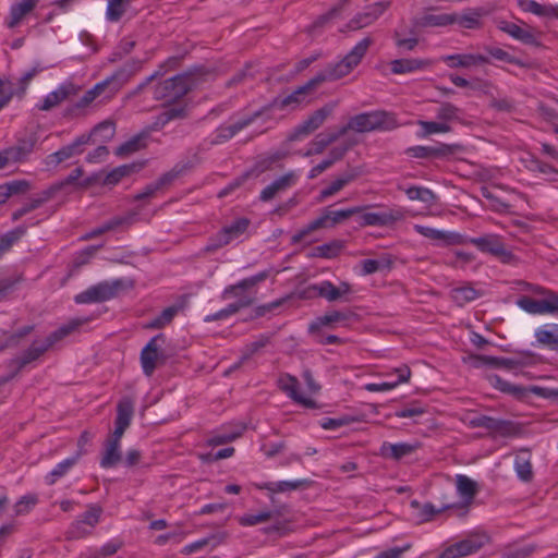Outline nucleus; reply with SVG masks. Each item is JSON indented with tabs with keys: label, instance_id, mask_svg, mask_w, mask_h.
<instances>
[{
	"label": "nucleus",
	"instance_id": "nucleus-49",
	"mask_svg": "<svg viewBox=\"0 0 558 558\" xmlns=\"http://www.w3.org/2000/svg\"><path fill=\"white\" fill-rule=\"evenodd\" d=\"M460 113H461L460 108H458L457 106H454L451 102L445 101V102H441L439 108L437 109L436 118L440 122H445V123L449 124L450 122H453V121H460Z\"/></svg>",
	"mask_w": 558,
	"mask_h": 558
},
{
	"label": "nucleus",
	"instance_id": "nucleus-53",
	"mask_svg": "<svg viewBox=\"0 0 558 558\" xmlns=\"http://www.w3.org/2000/svg\"><path fill=\"white\" fill-rule=\"evenodd\" d=\"M520 430L519 424L512 421L497 418L492 433L502 437H512L519 435Z\"/></svg>",
	"mask_w": 558,
	"mask_h": 558
},
{
	"label": "nucleus",
	"instance_id": "nucleus-51",
	"mask_svg": "<svg viewBox=\"0 0 558 558\" xmlns=\"http://www.w3.org/2000/svg\"><path fill=\"white\" fill-rule=\"evenodd\" d=\"M485 51L494 59L504 61L506 63L514 64L520 68H526L527 64L515 58L514 56L510 54L508 51L499 48V47H493V46H486Z\"/></svg>",
	"mask_w": 558,
	"mask_h": 558
},
{
	"label": "nucleus",
	"instance_id": "nucleus-7",
	"mask_svg": "<svg viewBox=\"0 0 558 558\" xmlns=\"http://www.w3.org/2000/svg\"><path fill=\"white\" fill-rule=\"evenodd\" d=\"M364 207H352L340 210H325L322 216L311 221L306 227L295 232L292 238V244H298L303 241L311 232L322 228H332L336 225L347 220L355 214H360Z\"/></svg>",
	"mask_w": 558,
	"mask_h": 558
},
{
	"label": "nucleus",
	"instance_id": "nucleus-24",
	"mask_svg": "<svg viewBox=\"0 0 558 558\" xmlns=\"http://www.w3.org/2000/svg\"><path fill=\"white\" fill-rule=\"evenodd\" d=\"M393 372L397 374L396 380L369 383L365 385V389L369 392L388 391L396 388L398 385L402 383H408L411 377V369L405 364L393 368Z\"/></svg>",
	"mask_w": 558,
	"mask_h": 558
},
{
	"label": "nucleus",
	"instance_id": "nucleus-48",
	"mask_svg": "<svg viewBox=\"0 0 558 558\" xmlns=\"http://www.w3.org/2000/svg\"><path fill=\"white\" fill-rule=\"evenodd\" d=\"M342 248L343 243L339 240H335L329 243L316 246L311 256L330 259L337 257Z\"/></svg>",
	"mask_w": 558,
	"mask_h": 558
},
{
	"label": "nucleus",
	"instance_id": "nucleus-60",
	"mask_svg": "<svg viewBox=\"0 0 558 558\" xmlns=\"http://www.w3.org/2000/svg\"><path fill=\"white\" fill-rule=\"evenodd\" d=\"M144 146H145V144H144V136L135 135L132 138H130L129 141L124 142L122 145H120L117 148L116 154L118 156H125V155H129L131 153L140 150Z\"/></svg>",
	"mask_w": 558,
	"mask_h": 558
},
{
	"label": "nucleus",
	"instance_id": "nucleus-15",
	"mask_svg": "<svg viewBox=\"0 0 558 558\" xmlns=\"http://www.w3.org/2000/svg\"><path fill=\"white\" fill-rule=\"evenodd\" d=\"M165 342V335L158 333L153 337L148 343L141 351V364L143 373L146 376H151L158 365V362L162 359L159 352L160 343Z\"/></svg>",
	"mask_w": 558,
	"mask_h": 558
},
{
	"label": "nucleus",
	"instance_id": "nucleus-39",
	"mask_svg": "<svg viewBox=\"0 0 558 558\" xmlns=\"http://www.w3.org/2000/svg\"><path fill=\"white\" fill-rule=\"evenodd\" d=\"M77 304H93L105 301V283L99 282L87 290L78 293L74 298Z\"/></svg>",
	"mask_w": 558,
	"mask_h": 558
},
{
	"label": "nucleus",
	"instance_id": "nucleus-38",
	"mask_svg": "<svg viewBox=\"0 0 558 558\" xmlns=\"http://www.w3.org/2000/svg\"><path fill=\"white\" fill-rule=\"evenodd\" d=\"M145 162H132L129 165H122L110 172H107V186L118 184L123 178L130 177L133 173L138 172L143 169Z\"/></svg>",
	"mask_w": 558,
	"mask_h": 558
},
{
	"label": "nucleus",
	"instance_id": "nucleus-44",
	"mask_svg": "<svg viewBox=\"0 0 558 558\" xmlns=\"http://www.w3.org/2000/svg\"><path fill=\"white\" fill-rule=\"evenodd\" d=\"M81 451L76 452L74 456L61 461L58 463L51 472L46 476V481L49 485L54 484L59 478L64 476L78 461L81 457Z\"/></svg>",
	"mask_w": 558,
	"mask_h": 558
},
{
	"label": "nucleus",
	"instance_id": "nucleus-54",
	"mask_svg": "<svg viewBox=\"0 0 558 558\" xmlns=\"http://www.w3.org/2000/svg\"><path fill=\"white\" fill-rule=\"evenodd\" d=\"M451 296L456 303L463 305L464 303L476 300L480 293L471 286H463L452 289Z\"/></svg>",
	"mask_w": 558,
	"mask_h": 558
},
{
	"label": "nucleus",
	"instance_id": "nucleus-31",
	"mask_svg": "<svg viewBox=\"0 0 558 558\" xmlns=\"http://www.w3.org/2000/svg\"><path fill=\"white\" fill-rule=\"evenodd\" d=\"M534 337L541 347L558 351V324H545L535 330Z\"/></svg>",
	"mask_w": 558,
	"mask_h": 558
},
{
	"label": "nucleus",
	"instance_id": "nucleus-21",
	"mask_svg": "<svg viewBox=\"0 0 558 558\" xmlns=\"http://www.w3.org/2000/svg\"><path fill=\"white\" fill-rule=\"evenodd\" d=\"M414 229L423 236L447 245L465 244L464 236L457 232H446L420 225H416Z\"/></svg>",
	"mask_w": 558,
	"mask_h": 558
},
{
	"label": "nucleus",
	"instance_id": "nucleus-9",
	"mask_svg": "<svg viewBox=\"0 0 558 558\" xmlns=\"http://www.w3.org/2000/svg\"><path fill=\"white\" fill-rule=\"evenodd\" d=\"M105 128V122L98 123L93 131L88 135H81L77 137L73 143L63 146L58 151L50 154L48 156L47 163L50 165L52 168L57 167L61 162L69 160L75 155H80L82 153V145L93 142L95 143L96 140L94 138L102 129Z\"/></svg>",
	"mask_w": 558,
	"mask_h": 558
},
{
	"label": "nucleus",
	"instance_id": "nucleus-10",
	"mask_svg": "<svg viewBox=\"0 0 558 558\" xmlns=\"http://www.w3.org/2000/svg\"><path fill=\"white\" fill-rule=\"evenodd\" d=\"M405 217V211L401 207H387L376 213H363L360 216V225L363 227H388Z\"/></svg>",
	"mask_w": 558,
	"mask_h": 558
},
{
	"label": "nucleus",
	"instance_id": "nucleus-47",
	"mask_svg": "<svg viewBox=\"0 0 558 558\" xmlns=\"http://www.w3.org/2000/svg\"><path fill=\"white\" fill-rule=\"evenodd\" d=\"M179 310H180V307L175 306V305H172V306H169V307L165 308L157 317H155L154 319L149 320L145 325V328H147V329H160V328H163L165 326L169 325L172 322V319L179 313Z\"/></svg>",
	"mask_w": 558,
	"mask_h": 558
},
{
	"label": "nucleus",
	"instance_id": "nucleus-13",
	"mask_svg": "<svg viewBox=\"0 0 558 558\" xmlns=\"http://www.w3.org/2000/svg\"><path fill=\"white\" fill-rule=\"evenodd\" d=\"M390 1H378L366 5L362 12L356 13L348 23L351 31H359L375 23L390 7Z\"/></svg>",
	"mask_w": 558,
	"mask_h": 558
},
{
	"label": "nucleus",
	"instance_id": "nucleus-35",
	"mask_svg": "<svg viewBox=\"0 0 558 558\" xmlns=\"http://www.w3.org/2000/svg\"><path fill=\"white\" fill-rule=\"evenodd\" d=\"M351 314L340 311H330L325 315L317 317L308 327L311 333L318 332L323 327L331 326L336 323H342L350 318Z\"/></svg>",
	"mask_w": 558,
	"mask_h": 558
},
{
	"label": "nucleus",
	"instance_id": "nucleus-18",
	"mask_svg": "<svg viewBox=\"0 0 558 558\" xmlns=\"http://www.w3.org/2000/svg\"><path fill=\"white\" fill-rule=\"evenodd\" d=\"M352 293V287L349 282L342 281L339 286H335L329 280L320 282V289L318 291L319 298L327 300L328 302L336 301H349V295Z\"/></svg>",
	"mask_w": 558,
	"mask_h": 558
},
{
	"label": "nucleus",
	"instance_id": "nucleus-36",
	"mask_svg": "<svg viewBox=\"0 0 558 558\" xmlns=\"http://www.w3.org/2000/svg\"><path fill=\"white\" fill-rule=\"evenodd\" d=\"M36 140L33 137L20 140L16 145L7 148V154L11 156L14 163L25 161L34 150Z\"/></svg>",
	"mask_w": 558,
	"mask_h": 558
},
{
	"label": "nucleus",
	"instance_id": "nucleus-12",
	"mask_svg": "<svg viewBox=\"0 0 558 558\" xmlns=\"http://www.w3.org/2000/svg\"><path fill=\"white\" fill-rule=\"evenodd\" d=\"M250 220L247 218H238L230 225L225 226L213 239L207 246L208 251H215L228 245L233 240L240 238L248 228Z\"/></svg>",
	"mask_w": 558,
	"mask_h": 558
},
{
	"label": "nucleus",
	"instance_id": "nucleus-25",
	"mask_svg": "<svg viewBox=\"0 0 558 558\" xmlns=\"http://www.w3.org/2000/svg\"><path fill=\"white\" fill-rule=\"evenodd\" d=\"M432 65L428 59H396L390 62V70L393 74H407L426 70Z\"/></svg>",
	"mask_w": 558,
	"mask_h": 558
},
{
	"label": "nucleus",
	"instance_id": "nucleus-3",
	"mask_svg": "<svg viewBox=\"0 0 558 558\" xmlns=\"http://www.w3.org/2000/svg\"><path fill=\"white\" fill-rule=\"evenodd\" d=\"M214 78L215 73L205 66L194 68L156 85L154 88V97L169 104L174 102L185 96L190 90L198 88L204 83Z\"/></svg>",
	"mask_w": 558,
	"mask_h": 558
},
{
	"label": "nucleus",
	"instance_id": "nucleus-41",
	"mask_svg": "<svg viewBox=\"0 0 558 558\" xmlns=\"http://www.w3.org/2000/svg\"><path fill=\"white\" fill-rule=\"evenodd\" d=\"M357 177L356 172L348 171L341 175H339L335 181H332L327 187L323 189L319 194L320 201H324L339 191H341L347 184L355 180Z\"/></svg>",
	"mask_w": 558,
	"mask_h": 558
},
{
	"label": "nucleus",
	"instance_id": "nucleus-20",
	"mask_svg": "<svg viewBox=\"0 0 558 558\" xmlns=\"http://www.w3.org/2000/svg\"><path fill=\"white\" fill-rule=\"evenodd\" d=\"M278 385L279 388L296 403L302 404L305 408H314L315 402L312 399L304 397L299 391V380L296 379V377L289 374H284L280 376Z\"/></svg>",
	"mask_w": 558,
	"mask_h": 558
},
{
	"label": "nucleus",
	"instance_id": "nucleus-23",
	"mask_svg": "<svg viewBox=\"0 0 558 558\" xmlns=\"http://www.w3.org/2000/svg\"><path fill=\"white\" fill-rule=\"evenodd\" d=\"M441 60L450 68H471L489 63V59L483 54L457 53L441 57Z\"/></svg>",
	"mask_w": 558,
	"mask_h": 558
},
{
	"label": "nucleus",
	"instance_id": "nucleus-29",
	"mask_svg": "<svg viewBox=\"0 0 558 558\" xmlns=\"http://www.w3.org/2000/svg\"><path fill=\"white\" fill-rule=\"evenodd\" d=\"M519 8L539 17L558 20V4H542L535 0H518Z\"/></svg>",
	"mask_w": 558,
	"mask_h": 558
},
{
	"label": "nucleus",
	"instance_id": "nucleus-28",
	"mask_svg": "<svg viewBox=\"0 0 558 558\" xmlns=\"http://www.w3.org/2000/svg\"><path fill=\"white\" fill-rule=\"evenodd\" d=\"M418 447H420V445L417 442H415V444H408V442L391 444V442L385 441L380 447V454L384 458L398 461V460L415 452Z\"/></svg>",
	"mask_w": 558,
	"mask_h": 558
},
{
	"label": "nucleus",
	"instance_id": "nucleus-42",
	"mask_svg": "<svg viewBox=\"0 0 558 558\" xmlns=\"http://www.w3.org/2000/svg\"><path fill=\"white\" fill-rule=\"evenodd\" d=\"M398 190L403 191L411 201H420L427 205H433L436 201L434 192L424 186L403 187L398 185Z\"/></svg>",
	"mask_w": 558,
	"mask_h": 558
},
{
	"label": "nucleus",
	"instance_id": "nucleus-43",
	"mask_svg": "<svg viewBox=\"0 0 558 558\" xmlns=\"http://www.w3.org/2000/svg\"><path fill=\"white\" fill-rule=\"evenodd\" d=\"M344 134H340V130L336 133L330 134H318L312 142L311 147L304 154V156L319 155L322 154L327 146L336 142L339 137Z\"/></svg>",
	"mask_w": 558,
	"mask_h": 558
},
{
	"label": "nucleus",
	"instance_id": "nucleus-52",
	"mask_svg": "<svg viewBox=\"0 0 558 558\" xmlns=\"http://www.w3.org/2000/svg\"><path fill=\"white\" fill-rule=\"evenodd\" d=\"M489 383L498 390L505 393H509L515 397H522L524 395V389L520 386L512 385L507 380L502 379L498 375H490L488 377Z\"/></svg>",
	"mask_w": 558,
	"mask_h": 558
},
{
	"label": "nucleus",
	"instance_id": "nucleus-8",
	"mask_svg": "<svg viewBox=\"0 0 558 558\" xmlns=\"http://www.w3.org/2000/svg\"><path fill=\"white\" fill-rule=\"evenodd\" d=\"M465 244L474 245L482 253L490 254L498 258L502 264L513 265L518 262L515 255L509 251L498 234L489 233L477 238H465Z\"/></svg>",
	"mask_w": 558,
	"mask_h": 558
},
{
	"label": "nucleus",
	"instance_id": "nucleus-16",
	"mask_svg": "<svg viewBox=\"0 0 558 558\" xmlns=\"http://www.w3.org/2000/svg\"><path fill=\"white\" fill-rule=\"evenodd\" d=\"M300 178L298 171H289L276 179L274 182L264 187L260 192L259 199L263 202H269L275 198L279 193L287 191L294 186Z\"/></svg>",
	"mask_w": 558,
	"mask_h": 558
},
{
	"label": "nucleus",
	"instance_id": "nucleus-22",
	"mask_svg": "<svg viewBox=\"0 0 558 558\" xmlns=\"http://www.w3.org/2000/svg\"><path fill=\"white\" fill-rule=\"evenodd\" d=\"M497 27L501 32L508 34L512 38L525 44V45H532V46H538L539 43L535 35L530 31L522 28L518 24L513 22H509L506 20H498L497 21Z\"/></svg>",
	"mask_w": 558,
	"mask_h": 558
},
{
	"label": "nucleus",
	"instance_id": "nucleus-14",
	"mask_svg": "<svg viewBox=\"0 0 558 558\" xmlns=\"http://www.w3.org/2000/svg\"><path fill=\"white\" fill-rule=\"evenodd\" d=\"M487 542L485 535H471L447 547L439 558H460L477 553Z\"/></svg>",
	"mask_w": 558,
	"mask_h": 558
},
{
	"label": "nucleus",
	"instance_id": "nucleus-37",
	"mask_svg": "<svg viewBox=\"0 0 558 558\" xmlns=\"http://www.w3.org/2000/svg\"><path fill=\"white\" fill-rule=\"evenodd\" d=\"M485 15V11L482 8L471 9L462 14H454L457 24L463 28L477 29L482 27V17Z\"/></svg>",
	"mask_w": 558,
	"mask_h": 558
},
{
	"label": "nucleus",
	"instance_id": "nucleus-17",
	"mask_svg": "<svg viewBox=\"0 0 558 558\" xmlns=\"http://www.w3.org/2000/svg\"><path fill=\"white\" fill-rule=\"evenodd\" d=\"M263 114L262 110H257L254 113L239 119L230 125H221L216 131L215 140L213 141L215 144H221L233 136H235L240 131L251 125L254 121H256Z\"/></svg>",
	"mask_w": 558,
	"mask_h": 558
},
{
	"label": "nucleus",
	"instance_id": "nucleus-63",
	"mask_svg": "<svg viewBox=\"0 0 558 558\" xmlns=\"http://www.w3.org/2000/svg\"><path fill=\"white\" fill-rule=\"evenodd\" d=\"M25 230L23 228H16L7 232L5 234L0 236V250L4 253L9 251L12 245L17 242L21 236L24 234Z\"/></svg>",
	"mask_w": 558,
	"mask_h": 558
},
{
	"label": "nucleus",
	"instance_id": "nucleus-62",
	"mask_svg": "<svg viewBox=\"0 0 558 558\" xmlns=\"http://www.w3.org/2000/svg\"><path fill=\"white\" fill-rule=\"evenodd\" d=\"M269 343V337L262 335L253 342L247 343L242 351V360H247Z\"/></svg>",
	"mask_w": 558,
	"mask_h": 558
},
{
	"label": "nucleus",
	"instance_id": "nucleus-27",
	"mask_svg": "<svg viewBox=\"0 0 558 558\" xmlns=\"http://www.w3.org/2000/svg\"><path fill=\"white\" fill-rule=\"evenodd\" d=\"M246 426L243 423L222 426L221 430L208 438L209 446H219L235 440L244 433Z\"/></svg>",
	"mask_w": 558,
	"mask_h": 558
},
{
	"label": "nucleus",
	"instance_id": "nucleus-1",
	"mask_svg": "<svg viewBox=\"0 0 558 558\" xmlns=\"http://www.w3.org/2000/svg\"><path fill=\"white\" fill-rule=\"evenodd\" d=\"M372 44L373 39L371 37H364L343 57L342 60L337 63L328 64L323 71L317 73L304 85L299 86L286 97L274 98L268 106L260 110L264 113L269 109H296L300 105L305 102L306 97L324 82L337 81L350 74L353 69L361 63Z\"/></svg>",
	"mask_w": 558,
	"mask_h": 558
},
{
	"label": "nucleus",
	"instance_id": "nucleus-55",
	"mask_svg": "<svg viewBox=\"0 0 558 558\" xmlns=\"http://www.w3.org/2000/svg\"><path fill=\"white\" fill-rule=\"evenodd\" d=\"M41 71L40 68L38 66H34L32 68L31 70H28L27 72H25L19 80L17 82V87L16 88H13V93L15 95V97H17L19 99H23V97L25 96L26 94V90L28 88V85L29 83L32 82V80Z\"/></svg>",
	"mask_w": 558,
	"mask_h": 558
},
{
	"label": "nucleus",
	"instance_id": "nucleus-33",
	"mask_svg": "<svg viewBox=\"0 0 558 558\" xmlns=\"http://www.w3.org/2000/svg\"><path fill=\"white\" fill-rule=\"evenodd\" d=\"M514 471L520 481L530 483L533 480L531 453L527 449H521L514 459Z\"/></svg>",
	"mask_w": 558,
	"mask_h": 558
},
{
	"label": "nucleus",
	"instance_id": "nucleus-61",
	"mask_svg": "<svg viewBox=\"0 0 558 558\" xmlns=\"http://www.w3.org/2000/svg\"><path fill=\"white\" fill-rule=\"evenodd\" d=\"M272 518V512L268 510L260 511L256 514H245L239 519L243 526H253L260 523L268 522Z\"/></svg>",
	"mask_w": 558,
	"mask_h": 558
},
{
	"label": "nucleus",
	"instance_id": "nucleus-5",
	"mask_svg": "<svg viewBox=\"0 0 558 558\" xmlns=\"http://www.w3.org/2000/svg\"><path fill=\"white\" fill-rule=\"evenodd\" d=\"M135 410V400L129 396L121 398L116 408L114 429L107 439V468L122 462L121 438L130 427Z\"/></svg>",
	"mask_w": 558,
	"mask_h": 558
},
{
	"label": "nucleus",
	"instance_id": "nucleus-64",
	"mask_svg": "<svg viewBox=\"0 0 558 558\" xmlns=\"http://www.w3.org/2000/svg\"><path fill=\"white\" fill-rule=\"evenodd\" d=\"M517 304L530 314H544L542 300H536L531 296H522L518 300Z\"/></svg>",
	"mask_w": 558,
	"mask_h": 558
},
{
	"label": "nucleus",
	"instance_id": "nucleus-19",
	"mask_svg": "<svg viewBox=\"0 0 558 558\" xmlns=\"http://www.w3.org/2000/svg\"><path fill=\"white\" fill-rule=\"evenodd\" d=\"M101 508L100 507H89L84 514L82 515L81 520L76 521L69 530V535L73 538L81 537L85 534L89 533L88 527H94L100 519L101 515Z\"/></svg>",
	"mask_w": 558,
	"mask_h": 558
},
{
	"label": "nucleus",
	"instance_id": "nucleus-50",
	"mask_svg": "<svg viewBox=\"0 0 558 558\" xmlns=\"http://www.w3.org/2000/svg\"><path fill=\"white\" fill-rule=\"evenodd\" d=\"M418 126L421 128L420 135L422 137L429 136L432 134H438V133H449L451 132V126L445 122L440 121H424L420 120L417 122Z\"/></svg>",
	"mask_w": 558,
	"mask_h": 558
},
{
	"label": "nucleus",
	"instance_id": "nucleus-30",
	"mask_svg": "<svg viewBox=\"0 0 558 558\" xmlns=\"http://www.w3.org/2000/svg\"><path fill=\"white\" fill-rule=\"evenodd\" d=\"M38 3V0H21L11 5L10 13L8 19L5 20V25L9 28H15L27 15L32 12Z\"/></svg>",
	"mask_w": 558,
	"mask_h": 558
},
{
	"label": "nucleus",
	"instance_id": "nucleus-56",
	"mask_svg": "<svg viewBox=\"0 0 558 558\" xmlns=\"http://www.w3.org/2000/svg\"><path fill=\"white\" fill-rule=\"evenodd\" d=\"M473 365L475 367H481L484 365L492 367H509L511 361L505 357H495L488 355H474L472 356Z\"/></svg>",
	"mask_w": 558,
	"mask_h": 558
},
{
	"label": "nucleus",
	"instance_id": "nucleus-34",
	"mask_svg": "<svg viewBox=\"0 0 558 558\" xmlns=\"http://www.w3.org/2000/svg\"><path fill=\"white\" fill-rule=\"evenodd\" d=\"M410 506L412 509L416 510L415 519L418 523L428 522L434 518L435 514L454 507L453 504H445L440 509H436L435 506L430 502L421 505V502L417 500H412Z\"/></svg>",
	"mask_w": 558,
	"mask_h": 558
},
{
	"label": "nucleus",
	"instance_id": "nucleus-40",
	"mask_svg": "<svg viewBox=\"0 0 558 558\" xmlns=\"http://www.w3.org/2000/svg\"><path fill=\"white\" fill-rule=\"evenodd\" d=\"M82 175L83 170L81 168H75L63 181L53 185L52 190L59 191L66 185H75L77 189H87L97 180L96 177H89L83 181H78Z\"/></svg>",
	"mask_w": 558,
	"mask_h": 558
},
{
	"label": "nucleus",
	"instance_id": "nucleus-57",
	"mask_svg": "<svg viewBox=\"0 0 558 558\" xmlns=\"http://www.w3.org/2000/svg\"><path fill=\"white\" fill-rule=\"evenodd\" d=\"M134 282L129 278H121L107 282V299L117 296L122 292L129 291L133 288Z\"/></svg>",
	"mask_w": 558,
	"mask_h": 558
},
{
	"label": "nucleus",
	"instance_id": "nucleus-59",
	"mask_svg": "<svg viewBox=\"0 0 558 558\" xmlns=\"http://www.w3.org/2000/svg\"><path fill=\"white\" fill-rule=\"evenodd\" d=\"M38 500L36 494L24 495L14 505L15 515L27 514L38 504Z\"/></svg>",
	"mask_w": 558,
	"mask_h": 558
},
{
	"label": "nucleus",
	"instance_id": "nucleus-26",
	"mask_svg": "<svg viewBox=\"0 0 558 558\" xmlns=\"http://www.w3.org/2000/svg\"><path fill=\"white\" fill-rule=\"evenodd\" d=\"M270 270H263L254 276L244 278L243 280L239 281L235 284L228 286L227 288H225L222 292V299H228L231 295L239 296L240 291L247 290L265 281L270 276Z\"/></svg>",
	"mask_w": 558,
	"mask_h": 558
},
{
	"label": "nucleus",
	"instance_id": "nucleus-58",
	"mask_svg": "<svg viewBox=\"0 0 558 558\" xmlns=\"http://www.w3.org/2000/svg\"><path fill=\"white\" fill-rule=\"evenodd\" d=\"M135 70H130L125 68L119 69L112 75L107 77V89L112 88L114 90L119 89L123 84H125Z\"/></svg>",
	"mask_w": 558,
	"mask_h": 558
},
{
	"label": "nucleus",
	"instance_id": "nucleus-32",
	"mask_svg": "<svg viewBox=\"0 0 558 558\" xmlns=\"http://www.w3.org/2000/svg\"><path fill=\"white\" fill-rule=\"evenodd\" d=\"M308 485L307 480H295V481H279V482H266L257 484L256 488L259 490H267L271 494L287 493L300 489Z\"/></svg>",
	"mask_w": 558,
	"mask_h": 558
},
{
	"label": "nucleus",
	"instance_id": "nucleus-46",
	"mask_svg": "<svg viewBox=\"0 0 558 558\" xmlns=\"http://www.w3.org/2000/svg\"><path fill=\"white\" fill-rule=\"evenodd\" d=\"M133 0H107V20L118 22L130 9Z\"/></svg>",
	"mask_w": 558,
	"mask_h": 558
},
{
	"label": "nucleus",
	"instance_id": "nucleus-6",
	"mask_svg": "<svg viewBox=\"0 0 558 558\" xmlns=\"http://www.w3.org/2000/svg\"><path fill=\"white\" fill-rule=\"evenodd\" d=\"M398 126L396 116L384 110L363 112L350 118L348 123L340 128V134L348 131L366 133L373 131H391Z\"/></svg>",
	"mask_w": 558,
	"mask_h": 558
},
{
	"label": "nucleus",
	"instance_id": "nucleus-45",
	"mask_svg": "<svg viewBox=\"0 0 558 558\" xmlns=\"http://www.w3.org/2000/svg\"><path fill=\"white\" fill-rule=\"evenodd\" d=\"M457 490L461 498L463 499V501L465 504H470L477 493L476 483L466 475H458Z\"/></svg>",
	"mask_w": 558,
	"mask_h": 558
},
{
	"label": "nucleus",
	"instance_id": "nucleus-11",
	"mask_svg": "<svg viewBox=\"0 0 558 558\" xmlns=\"http://www.w3.org/2000/svg\"><path fill=\"white\" fill-rule=\"evenodd\" d=\"M333 106L326 105L315 110L306 120L296 125L289 135L290 141L301 140L319 129L331 114Z\"/></svg>",
	"mask_w": 558,
	"mask_h": 558
},
{
	"label": "nucleus",
	"instance_id": "nucleus-4",
	"mask_svg": "<svg viewBox=\"0 0 558 558\" xmlns=\"http://www.w3.org/2000/svg\"><path fill=\"white\" fill-rule=\"evenodd\" d=\"M88 318H75L69 323L62 325L57 330L51 332L44 340H34L29 348L25 350L19 357L10 361V366H14V372L0 379V385L8 383L12 379L23 367L37 361L46 351H48L53 344L63 338L68 337L72 332L76 331L81 326L86 324Z\"/></svg>",
	"mask_w": 558,
	"mask_h": 558
},
{
	"label": "nucleus",
	"instance_id": "nucleus-2",
	"mask_svg": "<svg viewBox=\"0 0 558 558\" xmlns=\"http://www.w3.org/2000/svg\"><path fill=\"white\" fill-rule=\"evenodd\" d=\"M104 90L105 81L97 83L76 101H73L82 92V87L73 82L66 81L60 84L57 89L49 93L43 101L37 105V108L41 111H50L63 101H70L63 110V117L66 119H75L84 116L87 108Z\"/></svg>",
	"mask_w": 558,
	"mask_h": 558
}]
</instances>
